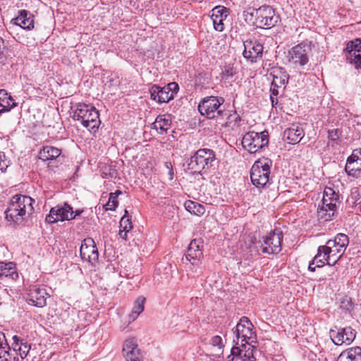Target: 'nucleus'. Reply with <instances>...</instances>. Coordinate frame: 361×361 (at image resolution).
I'll list each match as a JSON object with an SVG mask.
<instances>
[{
    "label": "nucleus",
    "mask_w": 361,
    "mask_h": 361,
    "mask_svg": "<svg viewBox=\"0 0 361 361\" xmlns=\"http://www.w3.org/2000/svg\"><path fill=\"white\" fill-rule=\"evenodd\" d=\"M34 202L35 200L30 196L13 195L5 211L6 220L14 224H21L32 212Z\"/></svg>",
    "instance_id": "obj_1"
},
{
    "label": "nucleus",
    "mask_w": 361,
    "mask_h": 361,
    "mask_svg": "<svg viewBox=\"0 0 361 361\" xmlns=\"http://www.w3.org/2000/svg\"><path fill=\"white\" fill-rule=\"evenodd\" d=\"M245 20L257 27L270 29L279 21L280 16L270 6H262L258 8H249L244 11Z\"/></svg>",
    "instance_id": "obj_2"
},
{
    "label": "nucleus",
    "mask_w": 361,
    "mask_h": 361,
    "mask_svg": "<svg viewBox=\"0 0 361 361\" xmlns=\"http://www.w3.org/2000/svg\"><path fill=\"white\" fill-rule=\"evenodd\" d=\"M348 244V236L340 233L334 239L329 240L325 245H320L319 252H323L326 264L329 266H334L341 258Z\"/></svg>",
    "instance_id": "obj_3"
},
{
    "label": "nucleus",
    "mask_w": 361,
    "mask_h": 361,
    "mask_svg": "<svg viewBox=\"0 0 361 361\" xmlns=\"http://www.w3.org/2000/svg\"><path fill=\"white\" fill-rule=\"evenodd\" d=\"M74 108L73 118L80 121L83 127L86 128L90 132L95 133L97 131L101 121L99 111L96 108L85 103H78ZM73 109V107H72Z\"/></svg>",
    "instance_id": "obj_4"
},
{
    "label": "nucleus",
    "mask_w": 361,
    "mask_h": 361,
    "mask_svg": "<svg viewBox=\"0 0 361 361\" xmlns=\"http://www.w3.org/2000/svg\"><path fill=\"white\" fill-rule=\"evenodd\" d=\"M314 44L307 39L294 46L288 51V62L295 68L304 70L309 63Z\"/></svg>",
    "instance_id": "obj_5"
},
{
    "label": "nucleus",
    "mask_w": 361,
    "mask_h": 361,
    "mask_svg": "<svg viewBox=\"0 0 361 361\" xmlns=\"http://www.w3.org/2000/svg\"><path fill=\"white\" fill-rule=\"evenodd\" d=\"M271 164L272 161L268 158L259 159L254 163L250 170V178L255 187L262 188L269 183Z\"/></svg>",
    "instance_id": "obj_6"
},
{
    "label": "nucleus",
    "mask_w": 361,
    "mask_h": 361,
    "mask_svg": "<svg viewBox=\"0 0 361 361\" xmlns=\"http://www.w3.org/2000/svg\"><path fill=\"white\" fill-rule=\"evenodd\" d=\"M214 160V154L212 149H200L190 159L188 169L192 173H200L206 167L211 166Z\"/></svg>",
    "instance_id": "obj_7"
},
{
    "label": "nucleus",
    "mask_w": 361,
    "mask_h": 361,
    "mask_svg": "<svg viewBox=\"0 0 361 361\" xmlns=\"http://www.w3.org/2000/svg\"><path fill=\"white\" fill-rule=\"evenodd\" d=\"M268 132L247 133L242 139L243 147L250 153H256L269 143Z\"/></svg>",
    "instance_id": "obj_8"
},
{
    "label": "nucleus",
    "mask_w": 361,
    "mask_h": 361,
    "mask_svg": "<svg viewBox=\"0 0 361 361\" xmlns=\"http://www.w3.org/2000/svg\"><path fill=\"white\" fill-rule=\"evenodd\" d=\"M203 241L201 238L192 240L188 248L185 258H182V262L190 269L199 267L201 264L202 254Z\"/></svg>",
    "instance_id": "obj_9"
},
{
    "label": "nucleus",
    "mask_w": 361,
    "mask_h": 361,
    "mask_svg": "<svg viewBox=\"0 0 361 361\" xmlns=\"http://www.w3.org/2000/svg\"><path fill=\"white\" fill-rule=\"evenodd\" d=\"M253 325L250 319L246 317H243L236 324L233 331V342L235 345L241 343H248V341L252 338L254 332L252 328Z\"/></svg>",
    "instance_id": "obj_10"
},
{
    "label": "nucleus",
    "mask_w": 361,
    "mask_h": 361,
    "mask_svg": "<svg viewBox=\"0 0 361 361\" xmlns=\"http://www.w3.org/2000/svg\"><path fill=\"white\" fill-rule=\"evenodd\" d=\"M179 90L176 82H170L163 87L159 85H153L150 90L151 99L158 103H167L174 98Z\"/></svg>",
    "instance_id": "obj_11"
},
{
    "label": "nucleus",
    "mask_w": 361,
    "mask_h": 361,
    "mask_svg": "<svg viewBox=\"0 0 361 361\" xmlns=\"http://www.w3.org/2000/svg\"><path fill=\"white\" fill-rule=\"evenodd\" d=\"M283 232L280 228H275L265 237L261 245L262 252L265 254H277L281 250Z\"/></svg>",
    "instance_id": "obj_12"
},
{
    "label": "nucleus",
    "mask_w": 361,
    "mask_h": 361,
    "mask_svg": "<svg viewBox=\"0 0 361 361\" xmlns=\"http://www.w3.org/2000/svg\"><path fill=\"white\" fill-rule=\"evenodd\" d=\"M233 345L231 349V354L227 356V361H255L254 350L255 348L250 343H241L240 348Z\"/></svg>",
    "instance_id": "obj_13"
},
{
    "label": "nucleus",
    "mask_w": 361,
    "mask_h": 361,
    "mask_svg": "<svg viewBox=\"0 0 361 361\" xmlns=\"http://www.w3.org/2000/svg\"><path fill=\"white\" fill-rule=\"evenodd\" d=\"M73 213V207L67 203L63 205H57L51 209L45 221L49 224H54L59 221H69L74 219Z\"/></svg>",
    "instance_id": "obj_14"
},
{
    "label": "nucleus",
    "mask_w": 361,
    "mask_h": 361,
    "mask_svg": "<svg viewBox=\"0 0 361 361\" xmlns=\"http://www.w3.org/2000/svg\"><path fill=\"white\" fill-rule=\"evenodd\" d=\"M330 337L333 343L336 345L343 343L350 344L355 338L356 331L350 326L339 327L336 326L329 331Z\"/></svg>",
    "instance_id": "obj_15"
},
{
    "label": "nucleus",
    "mask_w": 361,
    "mask_h": 361,
    "mask_svg": "<svg viewBox=\"0 0 361 361\" xmlns=\"http://www.w3.org/2000/svg\"><path fill=\"white\" fill-rule=\"evenodd\" d=\"M221 103L217 97H209L204 98L200 103L198 110L202 116H205L208 118L212 119L222 113V111L219 109Z\"/></svg>",
    "instance_id": "obj_16"
},
{
    "label": "nucleus",
    "mask_w": 361,
    "mask_h": 361,
    "mask_svg": "<svg viewBox=\"0 0 361 361\" xmlns=\"http://www.w3.org/2000/svg\"><path fill=\"white\" fill-rule=\"evenodd\" d=\"M345 171L348 176L355 178L361 177V148L354 149L348 157Z\"/></svg>",
    "instance_id": "obj_17"
},
{
    "label": "nucleus",
    "mask_w": 361,
    "mask_h": 361,
    "mask_svg": "<svg viewBox=\"0 0 361 361\" xmlns=\"http://www.w3.org/2000/svg\"><path fill=\"white\" fill-rule=\"evenodd\" d=\"M80 251L82 259L91 264H94L98 261L99 253L92 238L84 239L81 243Z\"/></svg>",
    "instance_id": "obj_18"
},
{
    "label": "nucleus",
    "mask_w": 361,
    "mask_h": 361,
    "mask_svg": "<svg viewBox=\"0 0 361 361\" xmlns=\"http://www.w3.org/2000/svg\"><path fill=\"white\" fill-rule=\"evenodd\" d=\"M123 356L126 361H143L137 339L134 337L126 339L123 345Z\"/></svg>",
    "instance_id": "obj_19"
},
{
    "label": "nucleus",
    "mask_w": 361,
    "mask_h": 361,
    "mask_svg": "<svg viewBox=\"0 0 361 361\" xmlns=\"http://www.w3.org/2000/svg\"><path fill=\"white\" fill-rule=\"evenodd\" d=\"M243 56L252 63L255 62L263 53L262 44L257 40H246L243 42Z\"/></svg>",
    "instance_id": "obj_20"
},
{
    "label": "nucleus",
    "mask_w": 361,
    "mask_h": 361,
    "mask_svg": "<svg viewBox=\"0 0 361 361\" xmlns=\"http://www.w3.org/2000/svg\"><path fill=\"white\" fill-rule=\"evenodd\" d=\"M10 29L19 26L23 30H31L34 28V16L26 10H20L18 15L11 20Z\"/></svg>",
    "instance_id": "obj_21"
},
{
    "label": "nucleus",
    "mask_w": 361,
    "mask_h": 361,
    "mask_svg": "<svg viewBox=\"0 0 361 361\" xmlns=\"http://www.w3.org/2000/svg\"><path fill=\"white\" fill-rule=\"evenodd\" d=\"M305 136L303 128L298 124H292L283 132V139L288 144L295 145L300 142Z\"/></svg>",
    "instance_id": "obj_22"
},
{
    "label": "nucleus",
    "mask_w": 361,
    "mask_h": 361,
    "mask_svg": "<svg viewBox=\"0 0 361 361\" xmlns=\"http://www.w3.org/2000/svg\"><path fill=\"white\" fill-rule=\"evenodd\" d=\"M47 295L45 289L34 287L30 289L27 301L29 305L43 307L47 305Z\"/></svg>",
    "instance_id": "obj_23"
},
{
    "label": "nucleus",
    "mask_w": 361,
    "mask_h": 361,
    "mask_svg": "<svg viewBox=\"0 0 361 361\" xmlns=\"http://www.w3.org/2000/svg\"><path fill=\"white\" fill-rule=\"evenodd\" d=\"M171 117L170 114L159 115L152 123V128L160 135L167 133L171 126Z\"/></svg>",
    "instance_id": "obj_24"
},
{
    "label": "nucleus",
    "mask_w": 361,
    "mask_h": 361,
    "mask_svg": "<svg viewBox=\"0 0 361 361\" xmlns=\"http://www.w3.org/2000/svg\"><path fill=\"white\" fill-rule=\"evenodd\" d=\"M18 278V274L16 264L11 262H0V279H11L16 280Z\"/></svg>",
    "instance_id": "obj_25"
},
{
    "label": "nucleus",
    "mask_w": 361,
    "mask_h": 361,
    "mask_svg": "<svg viewBox=\"0 0 361 361\" xmlns=\"http://www.w3.org/2000/svg\"><path fill=\"white\" fill-rule=\"evenodd\" d=\"M270 75L273 77L272 85L276 86H282L288 83L289 75L282 67H275L272 68Z\"/></svg>",
    "instance_id": "obj_26"
},
{
    "label": "nucleus",
    "mask_w": 361,
    "mask_h": 361,
    "mask_svg": "<svg viewBox=\"0 0 361 361\" xmlns=\"http://www.w3.org/2000/svg\"><path fill=\"white\" fill-rule=\"evenodd\" d=\"M224 6H217L212 10L211 19L212 20L214 28L217 31H223L224 27Z\"/></svg>",
    "instance_id": "obj_27"
},
{
    "label": "nucleus",
    "mask_w": 361,
    "mask_h": 361,
    "mask_svg": "<svg viewBox=\"0 0 361 361\" xmlns=\"http://www.w3.org/2000/svg\"><path fill=\"white\" fill-rule=\"evenodd\" d=\"M336 361H361V348L356 346L343 351Z\"/></svg>",
    "instance_id": "obj_28"
},
{
    "label": "nucleus",
    "mask_w": 361,
    "mask_h": 361,
    "mask_svg": "<svg viewBox=\"0 0 361 361\" xmlns=\"http://www.w3.org/2000/svg\"><path fill=\"white\" fill-rule=\"evenodd\" d=\"M16 106L12 97L5 90H0V114L9 111Z\"/></svg>",
    "instance_id": "obj_29"
},
{
    "label": "nucleus",
    "mask_w": 361,
    "mask_h": 361,
    "mask_svg": "<svg viewBox=\"0 0 361 361\" xmlns=\"http://www.w3.org/2000/svg\"><path fill=\"white\" fill-rule=\"evenodd\" d=\"M339 199V195L331 188L326 187L323 192V198L321 204L327 207H337L336 203Z\"/></svg>",
    "instance_id": "obj_30"
},
{
    "label": "nucleus",
    "mask_w": 361,
    "mask_h": 361,
    "mask_svg": "<svg viewBox=\"0 0 361 361\" xmlns=\"http://www.w3.org/2000/svg\"><path fill=\"white\" fill-rule=\"evenodd\" d=\"M240 69V64L238 61H235L232 63H229L227 65V83L228 82H235V85L239 87V82L240 79L239 78L238 73L239 70Z\"/></svg>",
    "instance_id": "obj_31"
},
{
    "label": "nucleus",
    "mask_w": 361,
    "mask_h": 361,
    "mask_svg": "<svg viewBox=\"0 0 361 361\" xmlns=\"http://www.w3.org/2000/svg\"><path fill=\"white\" fill-rule=\"evenodd\" d=\"M61 154L60 149L52 146H44L39 152V159L43 161L54 160Z\"/></svg>",
    "instance_id": "obj_32"
},
{
    "label": "nucleus",
    "mask_w": 361,
    "mask_h": 361,
    "mask_svg": "<svg viewBox=\"0 0 361 361\" xmlns=\"http://www.w3.org/2000/svg\"><path fill=\"white\" fill-rule=\"evenodd\" d=\"M337 207H333L330 206L325 207L322 204H319L317 209V216L318 219L323 221H330L334 216Z\"/></svg>",
    "instance_id": "obj_33"
},
{
    "label": "nucleus",
    "mask_w": 361,
    "mask_h": 361,
    "mask_svg": "<svg viewBox=\"0 0 361 361\" xmlns=\"http://www.w3.org/2000/svg\"><path fill=\"white\" fill-rule=\"evenodd\" d=\"M184 207L188 212L194 215L202 216L205 212V208L203 205L192 200L185 201Z\"/></svg>",
    "instance_id": "obj_34"
},
{
    "label": "nucleus",
    "mask_w": 361,
    "mask_h": 361,
    "mask_svg": "<svg viewBox=\"0 0 361 361\" xmlns=\"http://www.w3.org/2000/svg\"><path fill=\"white\" fill-rule=\"evenodd\" d=\"M241 118L236 113L227 116V128H231L234 133L239 134L240 132Z\"/></svg>",
    "instance_id": "obj_35"
},
{
    "label": "nucleus",
    "mask_w": 361,
    "mask_h": 361,
    "mask_svg": "<svg viewBox=\"0 0 361 361\" xmlns=\"http://www.w3.org/2000/svg\"><path fill=\"white\" fill-rule=\"evenodd\" d=\"M145 298L144 297H139L137 298L134 303L131 313L129 314L130 319L135 320L138 315L144 310V304Z\"/></svg>",
    "instance_id": "obj_36"
},
{
    "label": "nucleus",
    "mask_w": 361,
    "mask_h": 361,
    "mask_svg": "<svg viewBox=\"0 0 361 361\" xmlns=\"http://www.w3.org/2000/svg\"><path fill=\"white\" fill-rule=\"evenodd\" d=\"M121 194V190H116L115 192H111L109 194V199L108 202L104 205L106 211H114L118 206V196Z\"/></svg>",
    "instance_id": "obj_37"
},
{
    "label": "nucleus",
    "mask_w": 361,
    "mask_h": 361,
    "mask_svg": "<svg viewBox=\"0 0 361 361\" xmlns=\"http://www.w3.org/2000/svg\"><path fill=\"white\" fill-rule=\"evenodd\" d=\"M347 58L357 69L361 68V51L355 50V52L348 53Z\"/></svg>",
    "instance_id": "obj_38"
},
{
    "label": "nucleus",
    "mask_w": 361,
    "mask_h": 361,
    "mask_svg": "<svg viewBox=\"0 0 361 361\" xmlns=\"http://www.w3.org/2000/svg\"><path fill=\"white\" fill-rule=\"evenodd\" d=\"M17 347L18 348H16V350L19 352V355L21 359L26 357L31 348L30 344L27 343V342L25 341V340L20 341V345Z\"/></svg>",
    "instance_id": "obj_39"
},
{
    "label": "nucleus",
    "mask_w": 361,
    "mask_h": 361,
    "mask_svg": "<svg viewBox=\"0 0 361 361\" xmlns=\"http://www.w3.org/2000/svg\"><path fill=\"white\" fill-rule=\"evenodd\" d=\"M121 229L124 231H130L132 228V222L130 221V216L128 215V211L125 210V214L120 221Z\"/></svg>",
    "instance_id": "obj_40"
},
{
    "label": "nucleus",
    "mask_w": 361,
    "mask_h": 361,
    "mask_svg": "<svg viewBox=\"0 0 361 361\" xmlns=\"http://www.w3.org/2000/svg\"><path fill=\"white\" fill-rule=\"evenodd\" d=\"M355 50L361 51V39H355L348 42L345 51L348 53L355 52Z\"/></svg>",
    "instance_id": "obj_41"
},
{
    "label": "nucleus",
    "mask_w": 361,
    "mask_h": 361,
    "mask_svg": "<svg viewBox=\"0 0 361 361\" xmlns=\"http://www.w3.org/2000/svg\"><path fill=\"white\" fill-rule=\"evenodd\" d=\"M320 246L317 248V253L312 259V262L315 264V266H317V267H322L325 265L326 263V260L324 258V254L323 252H319Z\"/></svg>",
    "instance_id": "obj_42"
},
{
    "label": "nucleus",
    "mask_w": 361,
    "mask_h": 361,
    "mask_svg": "<svg viewBox=\"0 0 361 361\" xmlns=\"http://www.w3.org/2000/svg\"><path fill=\"white\" fill-rule=\"evenodd\" d=\"M10 164V160L6 158L4 152H0V170L4 172Z\"/></svg>",
    "instance_id": "obj_43"
},
{
    "label": "nucleus",
    "mask_w": 361,
    "mask_h": 361,
    "mask_svg": "<svg viewBox=\"0 0 361 361\" xmlns=\"http://www.w3.org/2000/svg\"><path fill=\"white\" fill-rule=\"evenodd\" d=\"M211 343L212 345L218 347V350L223 353L224 345L222 343L221 337H220L219 336H215L212 337L211 340Z\"/></svg>",
    "instance_id": "obj_44"
},
{
    "label": "nucleus",
    "mask_w": 361,
    "mask_h": 361,
    "mask_svg": "<svg viewBox=\"0 0 361 361\" xmlns=\"http://www.w3.org/2000/svg\"><path fill=\"white\" fill-rule=\"evenodd\" d=\"M341 308L346 311H350L352 309V302L350 298H343L341 301Z\"/></svg>",
    "instance_id": "obj_45"
},
{
    "label": "nucleus",
    "mask_w": 361,
    "mask_h": 361,
    "mask_svg": "<svg viewBox=\"0 0 361 361\" xmlns=\"http://www.w3.org/2000/svg\"><path fill=\"white\" fill-rule=\"evenodd\" d=\"M8 350L9 346L8 344L6 343V345H4L3 343H0V358H6V355H8Z\"/></svg>",
    "instance_id": "obj_46"
},
{
    "label": "nucleus",
    "mask_w": 361,
    "mask_h": 361,
    "mask_svg": "<svg viewBox=\"0 0 361 361\" xmlns=\"http://www.w3.org/2000/svg\"><path fill=\"white\" fill-rule=\"evenodd\" d=\"M328 137L331 140H336L338 138V129H332L328 131Z\"/></svg>",
    "instance_id": "obj_47"
},
{
    "label": "nucleus",
    "mask_w": 361,
    "mask_h": 361,
    "mask_svg": "<svg viewBox=\"0 0 361 361\" xmlns=\"http://www.w3.org/2000/svg\"><path fill=\"white\" fill-rule=\"evenodd\" d=\"M281 86H276V85H273L272 83L271 84V88H270V92H271V95L270 96H273V97H277L279 95V88L281 87Z\"/></svg>",
    "instance_id": "obj_48"
},
{
    "label": "nucleus",
    "mask_w": 361,
    "mask_h": 361,
    "mask_svg": "<svg viewBox=\"0 0 361 361\" xmlns=\"http://www.w3.org/2000/svg\"><path fill=\"white\" fill-rule=\"evenodd\" d=\"M13 340L14 350H16L17 346L20 345V341H22L23 339H20L18 336H13Z\"/></svg>",
    "instance_id": "obj_49"
},
{
    "label": "nucleus",
    "mask_w": 361,
    "mask_h": 361,
    "mask_svg": "<svg viewBox=\"0 0 361 361\" xmlns=\"http://www.w3.org/2000/svg\"><path fill=\"white\" fill-rule=\"evenodd\" d=\"M128 231H124V229H120V231H119L120 237L123 240H126L127 239V233Z\"/></svg>",
    "instance_id": "obj_50"
},
{
    "label": "nucleus",
    "mask_w": 361,
    "mask_h": 361,
    "mask_svg": "<svg viewBox=\"0 0 361 361\" xmlns=\"http://www.w3.org/2000/svg\"><path fill=\"white\" fill-rule=\"evenodd\" d=\"M270 100L272 107H276L278 104V99L276 97L270 96Z\"/></svg>",
    "instance_id": "obj_51"
},
{
    "label": "nucleus",
    "mask_w": 361,
    "mask_h": 361,
    "mask_svg": "<svg viewBox=\"0 0 361 361\" xmlns=\"http://www.w3.org/2000/svg\"><path fill=\"white\" fill-rule=\"evenodd\" d=\"M317 267V266H315V264L314 263V262L311 261L309 263L308 269L310 271H314Z\"/></svg>",
    "instance_id": "obj_52"
},
{
    "label": "nucleus",
    "mask_w": 361,
    "mask_h": 361,
    "mask_svg": "<svg viewBox=\"0 0 361 361\" xmlns=\"http://www.w3.org/2000/svg\"><path fill=\"white\" fill-rule=\"evenodd\" d=\"M0 343H3L4 345H6V339L4 333L0 332Z\"/></svg>",
    "instance_id": "obj_53"
},
{
    "label": "nucleus",
    "mask_w": 361,
    "mask_h": 361,
    "mask_svg": "<svg viewBox=\"0 0 361 361\" xmlns=\"http://www.w3.org/2000/svg\"><path fill=\"white\" fill-rule=\"evenodd\" d=\"M4 46V39L0 37V56L3 54V49Z\"/></svg>",
    "instance_id": "obj_54"
},
{
    "label": "nucleus",
    "mask_w": 361,
    "mask_h": 361,
    "mask_svg": "<svg viewBox=\"0 0 361 361\" xmlns=\"http://www.w3.org/2000/svg\"><path fill=\"white\" fill-rule=\"evenodd\" d=\"M83 210L82 209H77L75 210V212L73 211V216H74V219L77 216H79L80 214H81L82 213Z\"/></svg>",
    "instance_id": "obj_55"
},
{
    "label": "nucleus",
    "mask_w": 361,
    "mask_h": 361,
    "mask_svg": "<svg viewBox=\"0 0 361 361\" xmlns=\"http://www.w3.org/2000/svg\"><path fill=\"white\" fill-rule=\"evenodd\" d=\"M169 174H170V176H171L170 179H172V178H173V170H172V169H171V170H170V171H169Z\"/></svg>",
    "instance_id": "obj_56"
},
{
    "label": "nucleus",
    "mask_w": 361,
    "mask_h": 361,
    "mask_svg": "<svg viewBox=\"0 0 361 361\" xmlns=\"http://www.w3.org/2000/svg\"><path fill=\"white\" fill-rule=\"evenodd\" d=\"M166 166L169 168L168 164H170V165H171V163L166 162Z\"/></svg>",
    "instance_id": "obj_57"
}]
</instances>
